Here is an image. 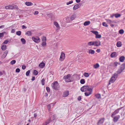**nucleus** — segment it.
I'll return each mask as SVG.
<instances>
[{"mask_svg": "<svg viewBox=\"0 0 125 125\" xmlns=\"http://www.w3.org/2000/svg\"><path fill=\"white\" fill-rule=\"evenodd\" d=\"M1 49L2 50L4 51L6 49V45L3 44L1 46Z\"/></svg>", "mask_w": 125, "mask_h": 125, "instance_id": "nucleus-28", "label": "nucleus"}, {"mask_svg": "<svg viewBox=\"0 0 125 125\" xmlns=\"http://www.w3.org/2000/svg\"><path fill=\"white\" fill-rule=\"evenodd\" d=\"M15 6L10 5L9 6V9H13L15 8Z\"/></svg>", "mask_w": 125, "mask_h": 125, "instance_id": "nucleus-32", "label": "nucleus"}, {"mask_svg": "<svg viewBox=\"0 0 125 125\" xmlns=\"http://www.w3.org/2000/svg\"><path fill=\"white\" fill-rule=\"evenodd\" d=\"M32 39L34 42L36 43H39L40 42L41 40L40 38L38 37H32Z\"/></svg>", "mask_w": 125, "mask_h": 125, "instance_id": "nucleus-7", "label": "nucleus"}, {"mask_svg": "<svg viewBox=\"0 0 125 125\" xmlns=\"http://www.w3.org/2000/svg\"><path fill=\"white\" fill-rule=\"evenodd\" d=\"M81 100V96H79L78 98V100L79 101H80Z\"/></svg>", "mask_w": 125, "mask_h": 125, "instance_id": "nucleus-60", "label": "nucleus"}, {"mask_svg": "<svg viewBox=\"0 0 125 125\" xmlns=\"http://www.w3.org/2000/svg\"><path fill=\"white\" fill-rule=\"evenodd\" d=\"M95 96L96 98L98 99L101 98V95L100 94H95Z\"/></svg>", "mask_w": 125, "mask_h": 125, "instance_id": "nucleus-27", "label": "nucleus"}, {"mask_svg": "<svg viewBox=\"0 0 125 125\" xmlns=\"http://www.w3.org/2000/svg\"><path fill=\"white\" fill-rule=\"evenodd\" d=\"M117 76L118 74H117L115 73L114 74L110 79V83H113L114 82L116 79Z\"/></svg>", "mask_w": 125, "mask_h": 125, "instance_id": "nucleus-1", "label": "nucleus"}, {"mask_svg": "<svg viewBox=\"0 0 125 125\" xmlns=\"http://www.w3.org/2000/svg\"><path fill=\"white\" fill-rule=\"evenodd\" d=\"M76 1L77 3H79L80 1V0H75Z\"/></svg>", "mask_w": 125, "mask_h": 125, "instance_id": "nucleus-62", "label": "nucleus"}, {"mask_svg": "<svg viewBox=\"0 0 125 125\" xmlns=\"http://www.w3.org/2000/svg\"><path fill=\"white\" fill-rule=\"evenodd\" d=\"M87 46H90L92 45H94V42L91 41L87 43Z\"/></svg>", "mask_w": 125, "mask_h": 125, "instance_id": "nucleus-19", "label": "nucleus"}, {"mask_svg": "<svg viewBox=\"0 0 125 125\" xmlns=\"http://www.w3.org/2000/svg\"><path fill=\"white\" fill-rule=\"evenodd\" d=\"M25 34L28 36H31V32L30 31H27L26 32Z\"/></svg>", "mask_w": 125, "mask_h": 125, "instance_id": "nucleus-31", "label": "nucleus"}, {"mask_svg": "<svg viewBox=\"0 0 125 125\" xmlns=\"http://www.w3.org/2000/svg\"><path fill=\"white\" fill-rule=\"evenodd\" d=\"M100 49H97L96 50V52L98 53L99 52H100Z\"/></svg>", "mask_w": 125, "mask_h": 125, "instance_id": "nucleus-57", "label": "nucleus"}, {"mask_svg": "<svg viewBox=\"0 0 125 125\" xmlns=\"http://www.w3.org/2000/svg\"><path fill=\"white\" fill-rule=\"evenodd\" d=\"M90 23V22L89 21H85L83 23L84 25L86 26L89 25Z\"/></svg>", "mask_w": 125, "mask_h": 125, "instance_id": "nucleus-23", "label": "nucleus"}, {"mask_svg": "<svg viewBox=\"0 0 125 125\" xmlns=\"http://www.w3.org/2000/svg\"><path fill=\"white\" fill-rule=\"evenodd\" d=\"M46 42H42V46H44L46 45Z\"/></svg>", "mask_w": 125, "mask_h": 125, "instance_id": "nucleus-45", "label": "nucleus"}, {"mask_svg": "<svg viewBox=\"0 0 125 125\" xmlns=\"http://www.w3.org/2000/svg\"><path fill=\"white\" fill-rule=\"evenodd\" d=\"M119 33L120 34H122L124 33V31L123 30H120L119 31Z\"/></svg>", "mask_w": 125, "mask_h": 125, "instance_id": "nucleus-42", "label": "nucleus"}, {"mask_svg": "<svg viewBox=\"0 0 125 125\" xmlns=\"http://www.w3.org/2000/svg\"><path fill=\"white\" fill-rule=\"evenodd\" d=\"M94 45L95 46H98L101 45V42L99 40H97L95 41H94Z\"/></svg>", "mask_w": 125, "mask_h": 125, "instance_id": "nucleus-8", "label": "nucleus"}, {"mask_svg": "<svg viewBox=\"0 0 125 125\" xmlns=\"http://www.w3.org/2000/svg\"><path fill=\"white\" fill-rule=\"evenodd\" d=\"M115 14V17L116 18H118L120 17L121 16V15L119 14Z\"/></svg>", "mask_w": 125, "mask_h": 125, "instance_id": "nucleus-36", "label": "nucleus"}, {"mask_svg": "<svg viewBox=\"0 0 125 125\" xmlns=\"http://www.w3.org/2000/svg\"><path fill=\"white\" fill-rule=\"evenodd\" d=\"M125 68V64H123L122 65H121V67L120 69L122 70V71L124 70Z\"/></svg>", "mask_w": 125, "mask_h": 125, "instance_id": "nucleus-30", "label": "nucleus"}, {"mask_svg": "<svg viewBox=\"0 0 125 125\" xmlns=\"http://www.w3.org/2000/svg\"><path fill=\"white\" fill-rule=\"evenodd\" d=\"M88 53L89 54H93L94 53L95 51L94 50L92 49H89L88 50Z\"/></svg>", "mask_w": 125, "mask_h": 125, "instance_id": "nucleus-22", "label": "nucleus"}, {"mask_svg": "<svg viewBox=\"0 0 125 125\" xmlns=\"http://www.w3.org/2000/svg\"><path fill=\"white\" fill-rule=\"evenodd\" d=\"M117 46L118 47H120L122 45L121 43V42L119 41L116 44Z\"/></svg>", "mask_w": 125, "mask_h": 125, "instance_id": "nucleus-29", "label": "nucleus"}, {"mask_svg": "<svg viewBox=\"0 0 125 125\" xmlns=\"http://www.w3.org/2000/svg\"><path fill=\"white\" fill-rule=\"evenodd\" d=\"M47 124V122H45L43 124V125H46Z\"/></svg>", "mask_w": 125, "mask_h": 125, "instance_id": "nucleus-63", "label": "nucleus"}, {"mask_svg": "<svg viewBox=\"0 0 125 125\" xmlns=\"http://www.w3.org/2000/svg\"><path fill=\"white\" fill-rule=\"evenodd\" d=\"M99 67V65L98 63L94 64L93 65L95 69H97Z\"/></svg>", "mask_w": 125, "mask_h": 125, "instance_id": "nucleus-26", "label": "nucleus"}, {"mask_svg": "<svg viewBox=\"0 0 125 125\" xmlns=\"http://www.w3.org/2000/svg\"><path fill=\"white\" fill-rule=\"evenodd\" d=\"M44 82L45 80L44 79H43L42 80L41 82L43 85H44L45 84Z\"/></svg>", "mask_w": 125, "mask_h": 125, "instance_id": "nucleus-47", "label": "nucleus"}, {"mask_svg": "<svg viewBox=\"0 0 125 125\" xmlns=\"http://www.w3.org/2000/svg\"><path fill=\"white\" fill-rule=\"evenodd\" d=\"M26 68V66H25L24 65H23L22 66V68L23 69V70L25 69Z\"/></svg>", "mask_w": 125, "mask_h": 125, "instance_id": "nucleus-53", "label": "nucleus"}, {"mask_svg": "<svg viewBox=\"0 0 125 125\" xmlns=\"http://www.w3.org/2000/svg\"><path fill=\"white\" fill-rule=\"evenodd\" d=\"M38 13V11H35L34 13V15L37 14Z\"/></svg>", "mask_w": 125, "mask_h": 125, "instance_id": "nucleus-58", "label": "nucleus"}, {"mask_svg": "<svg viewBox=\"0 0 125 125\" xmlns=\"http://www.w3.org/2000/svg\"><path fill=\"white\" fill-rule=\"evenodd\" d=\"M69 92L68 91H66L63 94L62 96L63 97H65L69 95Z\"/></svg>", "mask_w": 125, "mask_h": 125, "instance_id": "nucleus-16", "label": "nucleus"}, {"mask_svg": "<svg viewBox=\"0 0 125 125\" xmlns=\"http://www.w3.org/2000/svg\"><path fill=\"white\" fill-rule=\"evenodd\" d=\"M21 40L23 44H24L25 43L26 41L23 38H21Z\"/></svg>", "mask_w": 125, "mask_h": 125, "instance_id": "nucleus-38", "label": "nucleus"}, {"mask_svg": "<svg viewBox=\"0 0 125 125\" xmlns=\"http://www.w3.org/2000/svg\"><path fill=\"white\" fill-rule=\"evenodd\" d=\"M35 78L34 77H32V78L31 79V80L32 81H33L35 80Z\"/></svg>", "mask_w": 125, "mask_h": 125, "instance_id": "nucleus-64", "label": "nucleus"}, {"mask_svg": "<svg viewBox=\"0 0 125 125\" xmlns=\"http://www.w3.org/2000/svg\"><path fill=\"white\" fill-rule=\"evenodd\" d=\"M25 5L28 6H32L33 5L32 3L29 2H26L25 3Z\"/></svg>", "mask_w": 125, "mask_h": 125, "instance_id": "nucleus-20", "label": "nucleus"}, {"mask_svg": "<svg viewBox=\"0 0 125 125\" xmlns=\"http://www.w3.org/2000/svg\"><path fill=\"white\" fill-rule=\"evenodd\" d=\"M53 24L56 27L57 30H59L60 29V26L58 23L56 21H55L54 22Z\"/></svg>", "mask_w": 125, "mask_h": 125, "instance_id": "nucleus-11", "label": "nucleus"}, {"mask_svg": "<svg viewBox=\"0 0 125 125\" xmlns=\"http://www.w3.org/2000/svg\"><path fill=\"white\" fill-rule=\"evenodd\" d=\"M92 91L93 89L91 88L85 93V95L86 96H89L92 94Z\"/></svg>", "mask_w": 125, "mask_h": 125, "instance_id": "nucleus-5", "label": "nucleus"}, {"mask_svg": "<svg viewBox=\"0 0 125 125\" xmlns=\"http://www.w3.org/2000/svg\"><path fill=\"white\" fill-rule=\"evenodd\" d=\"M122 70L121 69H119L117 71V73L118 74H119L120 73H121L122 71Z\"/></svg>", "mask_w": 125, "mask_h": 125, "instance_id": "nucleus-43", "label": "nucleus"}, {"mask_svg": "<svg viewBox=\"0 0 125 125\" xmlns=\"http://www.w3.org/2000/svg\"><path fill=\"white\" fill-rule=\"evenodd\" d=\"M22 29H26L27 28V27L26 26H25L23 25L22 26Z\"/></svg>", "mask_w": 125, "mask_h": 125, "instance_id": "nucleus-56", "label": "nucleus"}, {"mask_svg": "<svg viewBox=\"0 0 125 125\" xmlns=\"http://www.w3.org/2000/svg\"><path fill=\"white\" fill-rule=\"evenodd\" d=\"M76 17V15L74 14H73L71 16L70 19L71 21L74 20Z\"/></svg>", "mask_w": 125, "mask_h": 125, "instance_id": "nucleus-15", "label": "nucleus"}, {"mask_svg": "<svg viewBox=\"0 0 125 125\" xmlns=\"http://www.w3.org/2000/svg\"><path fill=\"white\" fill-rule=\"evenodd\" d=\"M15 32V29H12L11 31V33H14Z\"/></svg>", "mask_w": 125, "mask_h": 125, "instance_id": "nucleus-55", "label": "nucleus"}, {"mask_svg": "<svg viewBox=\"0 0 125 125\" xmlns=\"http://www.w3.org/2000/svg\"><path fill=\"white\" fill-rule=\"evenodd\" d=\"M125 57L124 56H121L119 59L120 61L121 62H123L125 59Z\"/></svg>", "mask_w": 125, "mask_h": 125, "instance_id": "nucleus-21", "label": "nucleus"}, {"mask_svg": "<svg viewBox=\"0 0 125 125\" xmlns=\"http://www.w3.org/2000/svg\"><path fill=\"white\" fill-rule=\"evenodd\" d=\"M47 107L48 108V110L49 111H50L51 107V105L50 104H49L47 105Z\"/></svg>", "mask_w": 125, "mask_h": 125, "instance_id": "nucleus-44", "label": "nucleus"}, {"mask_svg": "<svg viewBox=\"0 0 125 125\" xmlns=\"http://www.w3.org/2000/svg\"><path fill=\"white\" fill-rule=\"evenodd\" d=\"M8 52V51L6 50L4 52V54L2 56V58H5Z\"/></svg>", "mask_w": 125, "mask_h": 125, "instance_id": "nucleus-17", "label": "nucleus"}, {"mask_svg": "<svg viewBox=\"0 0 125 125\" xmlns=\"http://www.w3.org/2000/svg\"><path fill=\"white\" fill-rule=\"evenodd\" d=\"M33 74L34 75H37L38 74V72L36 70H34L33 72Z\"/></svg>", "mask_w": 125, "mask_h": 125, "instance_id": "nucleus-41", "label": "nucleus"}, {"mask_svg": "<svg viewBox=\"0 0 125 125\" xmlns=\"http://www.w3.org/2000/svg\"><path fill=\"white\" fill-rule=\"evenodd\" d=\"M45 63L42 62L39 65V66L41 68H43L45 66Z\"/></svg>", "mask_w": 125, "mask_h": 125, "instance_id": "nucleus-24", "label": "nucleus"}, {"mask_svg": "<svg viewBox=\"0 0 125 125\" xmlns=\"http://www.w3.org/2000/svg\"><path fill=\"white\" fill-rule=\"evenodd\" d=\"M9 6H5V9H9Z\"/></svg>", "mask_w": 125, "mask_h": 125, "instance_id": "nucleus-59", "label": "nucleus"}, {"mask_svg": "<svg viewBox=\"0 0 125 125\" xmlns=\"http://www.w3.org/2000/svg\"><path fill=\"white\" fill-rule=\"evenodd\" d=\"M114 16H115V14H112L111 15L110 17L111 18H113Z\"/></svg>", "mask_w": 125, "mask_h": 125, "instance_id": "nucleus-61", "label": "nucleus"}, {"mask_svg": "<svg viewBox=\"0 0 125 125\" xmlns=\"http://www.w3.org/2000/svg\"><path fill=\"white\" fill-rule=\"evenodd\" d=\"M84 76L86 77H88L89 76V73H84Z\"/></svg>", "mask_w": 125, "mask_h": 125, "instance_id": "nucleus-33", "label": "nucleus"}, {"mask_svg": "<svg viewBox=\"0 0 125 125\" xmlns=\"http://www.w3.org/2000/svg\"><path fill=\"white\" fill-rule=\"evenodd\" d=\"M91 31L93 33L95 34L96 35L95 38H100L101 36L100 34H98V32L97 31Z\"/></svg>", "mask_w": 125, "mask_h": 125, "instance_id": "nucleus-6", "label": "nucleus"}, {"mask_svg": "<svg viewBox=\"0 0 125 125\" xmlns=\"http://www.w3.org/2000/svg\"><path fill=\"white\" fill-rule=\"evenodd\" d=\"M103 26L105 27H107L108 25L105 22H104L103 23Z\"/></svg>", "mask_w": 125, "mask_h": 125, "instance_id": "nucleus-49", "label": "nucleus"}, {"mask_svg": "<svg viewBox=\"0 0 125 125\" xmlns=\"http://www.w3.org/2000/svg\"><path fill=\"white\" fill-rule=\"evenodd\" d=\"M117 56V54L115 52L112 53L111 54V56L112 58H114L116 57Z\"/></svg>", "mask_w": 125, "mask_h": 125, "instance_id": "nucleus-18", "label": "nucleus"}, {"mask_svg": "<svg viewBox=\"0 0 125 125\" xmlns=\"http://www.w3.org/2000/svg\"><path fill=\"white\" fill-rule=\"evenodd\" d=\"M4 35V34L2 33H0V38L3 36Z\"/></svg>", "mask_w": 125, "mask_h": 125, "instance_id": "nucleus-54", "label": "nucleus"}, {"mask_svg": "<svg viewBox=\"0 0 125 125\" xmlns=\"http://www.w3.org/2000/svg\"><path fill=\"white\" fill-rule=\"evenodd\" d=\"M118 64L119 65L118 63L116 62H114L113 63V65L114 66H116Z\"/></svg>", "mask_w": 125, "mask_h": 125, "instance_id": "nucleus-35", "label": "nucleus"}, {"mask_svg": "<svg viewBox=\"0 0 125 125\" xmlns=\"http://www.w3.org/2000/svg\"><path fill=\"white\" fill-rule=\"evenodd\" d=\"M121 109L122 108H120L115 110L112 114L111 115V116L112 117H113V116L114 115H115L116 114L118 113L119 112V110H121Z\"/></svg>", "mask_w": 125, "mask_h": 125, "instance_id": "nucleus-10", "label": "nucleus"}, {"mask_svg": "<svg viewBox=\"0 0 125 125\" xmlns=\"http://www.w3.org/2000/svg\"><path fill=\"white\" fill-rule=\"evenodd\" d=\"M90 86L88 85L84 86L81 87V90L82 92H85L87 91L88 89L91 88Z\"/></svg>", "mask_w": 125, "mask_h": 125, "instance_id": "nucleus-3", "label": "nucleus"}, {"mask_svg": "<svg viewBox=\"0 0 125 125\" xmlns=\"http://www.w3.org/2000/svg\"><path fill=\"white\" fill-rule=\"evenodd\" d=\"M65 54L63 52L61 53V54L59 59V60L61 61H63L65 58Z\"/></svg>", "mask_w": 125, "mask_h": 125, "instance_id": "nucleus-9", "label": "nucleus"}, {"mask_svg": "<svg viewBox=\"0 0 125 125\" xmlns=\"http://www.w3.org/2000/svg\"><path fill=\"white\" fill-rule=\"evenodd\" d=\"M52 86L53 89L55 90L58 89L59 88L58 82L56 81L52 84Z\"/></svg>", "mask_w": 125, "mask_h": 125, "instance_id": "nucleus-4", "label": "nucleus"}, {"mask_svg": "<svg viewBox=\"0 0 125 125\" xmlns=\"http://www.w3.org/2000/svg\"><path fill=\"white\" fill-rule=\"evenodd\" d=\"M46 89L47 91L48 92H49L50 91V88L48 87H46Z\"/></svg>", "mask_w": 125, "mask_h": 125, "instance_id": "nucleus-50", "label": "nucleus"}, {"mask_svg": "<svg viewBox=\"0 0 125 125\" xmlns=\"http://www.w3.org/2000/svg\"><path fill=\"white\" fill-rule=\"evenodd\" d=\"M30 73V70L28 71L26 73V75L27 76H28Z\"/></svg>", "mask_w": 125, "mask_h": 125, "instance_id": "nucleus-46", "label": "nucleus"}, {"mask_svg": "<svg viewBox=\"0 0 125 125\" xmlns=\"http://www.w3.org/2000/svg\"><path fill=\"white\" fill-rule=\"evenodd\" d=\"M16 62V61L15 60H13L12 61H11L10 63L12 65H13Z\"/></svg>", "mask_w": 125, "mask_h": 125, "instance_id": "nucleus-39", "label": "nucleus"}, {"mask_svg": "<svg viewBox=\"0 0 125 125\" xmlns=\"http://www.w3.org/2000/svg\"><path fill=\"white\" fill-rule=\"evenodd\" d=\"M16 34L20 36L21 35V31H17L16 32Z\"/></svg>", "mask_w": 125, "mask_h": 125, "instance_id": "nucleus-40", "label": "nucleus"}, {"mask_svg": "<svg viewBox=\"0 0 125 125\" xmlns=\"http://www.w3.org/2000/svg\"><path fill=\"white\" fill-rule=\"evenodd\" d=\"M42 42H46V37L43 36L42 38Z\"/></svg>", "mask_w": 125, "mask_h": 125, "instance_id": "nucleus-37", "label": "nucleus"}, {"mask_svg": "<svg viewBox=\"0 0 125 125\" xmlns=\"http://www.w3.org/2000/svg\"><path fill=\"white\" fill-rule=\"evenodd\" d=\"M85 80L83 79H81L80 81V83L82 84H84L85 83Z\"/></svg>", "mask_w": 125, "mask_h": 125, "instance_id": "nucleus-34", "label": "nucleus"}, {"mask_svg": "<svg viewBox=\"0 0 125 125\" xmlns=\"http://www.w3.org/2000/svg\"><path fill=\"white\" fill-rule=\"evenodd\" d=\"M71 75L70 74H68L66 76H64L63 78L67 82H71L72 81L70 79Z\"/></svg>", "mask_w": 125, "mask_h": 125, "instance_id": "nucleus-2", "label": "nucleus"}, {"mask_svg": "<svg viewBox=\"0 0 125 125\" xmlns=\"http://www.w3.org/2000/svg\"><path fill=\"white\" fill-rule=\"evenodd\" d=\"M73 2V1L72 0L69 1L68 2H67L66 3V4L67 5H68L69 4H71Z\"/></svg>", "mask_w": 125, "mask_h": 125, "instance_id": "nucleus-48", "label": "nucleus"}, {"mask_svg": "<svg viewBox=\"0 0 125 125\" xmlns=\"http://www.w3.org/2000/svg\"><path fill=\"white\" fill-rule=\"evenodd\" d=\"M120 118V116L119 115L115 117L113 119V121L115 122H116Z\"/></svg>", "mask_w": 125, "mask_h": 125, "instance_id": "nucleus-14", "label": "nucleus"}, {"mask_svg": "<svg viewBox=\"0 0 125 125\" xmlns=\"http://www.w3.org/2000/svg\"><path fill=\"white\" fill-rule=\"evenodd\" d=\"M20 71V70L19 68H17L16 70V72L17 73H19Z\"/></svg>", "mask_w": 125, "mask_h": 125, "instance_id": "nucleus-51", "label": "nucleus"}, {"mask_svg": "<svg viewBox=\"0 0 125 125\" xmlns=\"http://www.w3.org/2000/svg\"><path fill=\"white\" fill-rule=\"evenodd\" d=\"M81 4H78L75 5L73 7V10H75L80 7Z\"/></svg>", "mask_w": 125, "mask_h": 125, "instance_id": "nucleus-13", "label": "nucleus"}, {"mask_svg": "<svg viewBox=\"0 0 125 125\" xmlns=\"http://www.w3.org/2000/svg\"><path fill=\"white\" fill-rule=\"evenodd\" d=\"M9 42V41L7 40L3 42V44H7Z\"/></svg>", "mask_w": 125, "mask_h": 125, "instance_id": "nucleus-52", "label": "nucleus"}, {"mask_svg": "<svg viewBox=\"0 0 125 125\" xmlns=\"http://www.w3.org/2000/svg\"><path fill=\"white\" fill-rule=\"evenodd\" d=\"M104 118H102L99 120L97 123L98 125H101L104 122Z\"/></svg>", "mask_w": 125, "mask_h": 125, "instance_id": "nucleus-12", "label": "nucleus"}, {"mask_svg": "<svg viewBox=\"0 0 125 125\" xmlns=\"http://www.w3.org/2000/svg\"><path fill=\"white\" fill-rule=\"evenodd\" d=\"M71 21L70 18L69 17H67L65 19V22L67 23L70 22Z\"/></svg>", "mask_w": 125, "mask_h": 125, "instance_id": "nucleus-25", "label": "nucleus"}]
</instances>
